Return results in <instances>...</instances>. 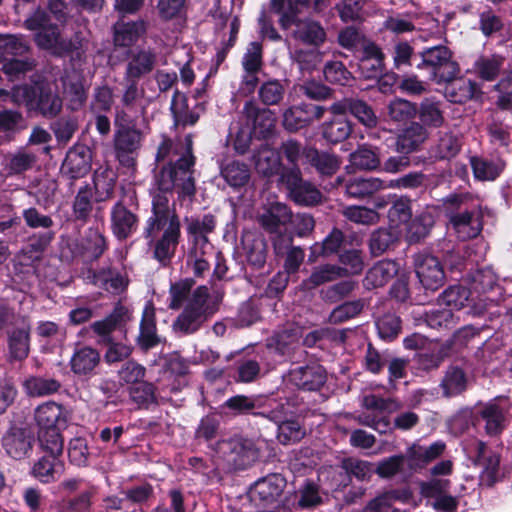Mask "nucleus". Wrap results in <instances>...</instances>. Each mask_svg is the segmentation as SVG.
<instances>
[{"instance_id": "obj_45", "label": "nucleus", "mask_w": 512, "mask_h": 512, "mask_svg": "<svg viewBox=\"0 0 512 512\" xmlns=\"http://www.w3.org/2000/svg\"><path fill=\"white\" fill-rule=\"evenodd\" d=\"M94 279L96 285L112 293L122 292L128 284L123 274L113 270L100 272L94 276Z\"/></svg>"}, {"instance_id": "obj_57", "label": "nucleus", "mask_w": 512, "mask_h": 512, "mask_svg": "<svg viewBox=\"0 0 512 512\" xmlns=\"http://www.w3.org/2000/svg\"><path fill=\"white\" fill-rule=\"evenodd\" d=\"M400 232L397 230L379 229L370 238L369 247L372 255L378 256L384 253L389 246L398 238Z\"/></svg>"}, {"instance_id": "obj_7", "label": "nucleus", "mask_w": 512, "mask_h": 512, "mask_svg": "<svg viewBox=\"0 0 512 512\" xmlns=\"http://www.w3.org/2000/svg\"><path fill=\"white\" fill-rule=\"evenodd\" d=\"M48 22V15L42 10H37L25 20V26L29 30H39L35 36V41L39 47L44 49L63 47L64 44L58 27L50 25Z\"/></svg>"}, {"instance_id": "obj_41", "label": "nucleus", "mask_w": 512, "mask_h": 512, "mask_svg": "<svg viewBox=\"0 0 512 512\" xmlns=\"http://www.w3.org/2000/svg\"><path fill=\"white\" fill-rule=\"evenodd\" d=\"M440 304L446 309L460 310L471 301V291L463 286H452L446 289L439 298Z\"/></svg>"}, {"instance_id": "obj_49", "label": "nucleus", "mask_w": 512, "mask_h": 512, "mask_svg": "<svg viewBox=\"0 0 512 512\" xmlns=\"http://www.w3.org/2000/svg\"><path fill=\"white\" fill-rule=\"evenodd\" d=\"M258 95L264 105H278L284 98L285 87L279 80H268L260 86Z\"/></svg>"}, {"instance_id": "obj_35", "label": "nucleus", "mask_w": 512, "mask_h": 512, "mask_svg": "<svg viewBox=\"0 0 512 512\" xmlns=\"http://www.w3.org/2000/svg\"><path fill=\"white\" fill-rule=\"evenodd\" d=\"M335 117L323 123L322 136L330 143L336 144L344 141L352 132L351 123L344 118V115H334Z\"/></svg>"}, {"instance_id": "obj_44", "label": "nucleus", "mask_w": 512, "mask_h": 512, "mask_svg": "<svg viewBox=\"0 0 512 512\" xmlns=\"http://www.w3.org/2000/svg\"><path fill=\"white\" fill-rule=\"evenodd\" d=\"M310 147H302V145L294 140L287 139L283 141L280 146V152L287 162L292 166L289 171H282V173H290L293 169H299V161L304 159L307 161V149Z\"/></svg>"}, {"instance_id": "obj_38", "label": "nucleus", "mask_w": 512, "mask_h": 512, "mask_svg": "<svg viewBox=\"0 0 512 512\" xmlns=\"http://www.w3.org/2000/svg\"><path fill=\"white\" fill-rule=\"evenodd\" d=\"M466 387V375L459 367H450L441 381V388L446 397L456 396L462 393Z\"/></svg>"}, {"instance_id": "obj_19", "label": "nucleus", "mask_w": 512, "mask_h": 512, "mask_svg": "<svg viewBox=\"0 0 512 512\" xmlns=\"http://www.w3.org/2000/svg\"><path fill=\"white\" fill-rule=\"evenodd\" d=\"M451 224L457 237L463 241L475 238L482 230L479 211L459 213L451 217Z\"/></svg>"}, {"instance_id": "obj_17", "label": "nucleus", "mask_w": 512, "mask_h": 512, "mask_svg": "<svg viewBox=\"0 0 512 512\" xmlns=\"http://www.w3.org/2000/svg\"><path fill=\"white\" fill-rule=\"evenodd\" d=\"M136 341L138 346L144 351H148L160 342V338L157 335L155 308L151 302H147L144 307Z\"/></svg>"}, {"instance_id": "obj_31", "label": "nucleus", "mask_w": 512, "mask_h": 512, "mask_svg": "<svg viewBox=\"0 0 512 512\" xmlns=\"http://www.w3.org/2000/svg\"><path fill=\"white\" fill-rule=\"evenodd\" d=\"M445 82L448 83L445 88V96L450 102L464 103L475 95L476 85L470 79L454 77Z\"/></svg>"}, {"instance_id": "obj_11", "label": "nucleus", "mask_w": 512, "mask_h": 512, "mask_svg": "<svg viewBox=\"0 0 512 512\" xmlns=\"http://www.w3.org/2000/svg\"><path fill=\"white\" fill-rule=\"evenodd\" d=\"M243 113L251 123L249 128L256 137L265 138L273 132L276 117L270 109H260L255 103L249 101L245 104Z\"/></svg>"}, {"instance_id": "obj_5", "label": "nucleus", "mask_w": 512, "mask_h": 512, "mask_svg": "<svg viewBox=\"0 0 512 512\" xmlns=\"http://www.w3.org/2000/svg\"><path fill=\"white\" fill-rule=\"evenodd\" d=\"M228 465L235 470H242L252 465L259 456L258 450L250 440L232 439L219 444Z\"/></svg>"}, {"instance_id": "obj_18", "label": "nucleus", "mask_w": 512, "mask_h": 512, "mask_svg": "<svg viewBox=\"0 0 512 512\" xmlns=\"http://www.w3.org/2000/svg\"><path fill=\"white\" fill-rule=\"evenodd\" d=\"M476 414L485 422V431L490 436H496L506 428L507 414L501 406L494 402L478 407Z\"/></svg>"}, {"instance_id": "obj_1", "label": "nucleus", "mask_w": 512, "mask_h": 512, "mask_svg": "<svg viewBox=\"0 0 512 512\" xmlns=\"http://www.w3.org/2000/svg\"><path fill=\"white\" fill-rule=\"evenodd\" d=\"M170 140H164L157 153V160H163L172 154L170 163L155 176L151 188L152 210L146 220L144 237L153 245L155 259L165 264L175 255L181 236L180 219L171 203L174 188L183 195L194 194L192 166L194 158L191 153V141L187 138L180 148L175 147Z\"/></svg>"}, {"instance_id": "obj_24", "label": "nucleus", "mask_w": 512, "mask_h": 512, "mask_svg": "<svg viewBox=\"0 0 512 512\" xmlns=\"http://www.w3.org/2000/svg\"><path fill=\"white\" fill-rule=\"evenodd\" d=\"M63 472V462L51 455L40 458L32 467V475L44 484L58 480Z\"/></svg>"}, {"instance_id": "obj_32", "label": "nucleus", "mask_w": 512, "mask_h": 512, "mask_svg": "<svg viewBox=\"0 0 512 512\" xmlns=\"http://www.w3.org/2000/svg\"><path fill=\"white\" fill-rule=\"evenodd\" d=\"M100 361L98 351L92 347L77 349L71 360V369L75 374L86 375L94 370Z\"/></svg>"}, {"instance_id": "obj_3", "label": "nucleus", "mask_w": 512, "mask_h": 512, "mask_svg": "<svg viewBox=\"0 0 512 512\" xmlns=\"http://www.w3.org/2000/svg\"><path fill=\"white\" fill-rule=\"evenodd\" d=\"M421 58L419 67L427 68L430 79L438 84L450 81L459 73V65L452 59L451 51L443 45L423 50Z\"/></svg>"}, {"instance_id": "obj_34", "label": "nucleus", "mask_w": 512, "mask_h": 512, "mask_svg": "<svg viewBox=\"0 0 512 512\" xmlns=\"http://www.w3.org/2000/svg\"><path fill=\"white\" fill-rule=\"evenodd\" d=\"M476 179L481 181L495 180L504 169V162L500 159H486L472 157L470 160Z\"/></svg>"}, {"instance_id": "obj_39", "label": "nucleus", "mask_w": 512, "mask_h": 512, "mask_svg": "<svg viewBox=\"0 0 512 512\" xmlns=\"http://www.w3.org/2000/svg\"><path fill=\"white\" fill-rule=\"evenodd\" d=\"M221 175L231 187H241L248 183L250 170L245 163L233 160L221 167Z\"/></svg>"}, {"instance_id": "obj_51", "label": "nucleus", "mask_w": 512, "mask_h": 512, "mask_svg": "<svg viewBox=\"0 0 512 512\" xmlns=\"http://www.w3.org/2000/svg\"><path fill=\"white\" fill-rule=\"evenodd\" d=\"M421 122L429 127L438 128L444 123L443 113L437 102L426 99L417 109Z\"/></svg>"}, {"instance_id": "obj_60", "label": "nucleus", "mask_w": 512, "mask_h": 512, "mask_svg": "<svg viewBox=\"0 0 512 512\" xmlns=\"http://www.w3.org/2000/svg\"><path fill=\"white\" fill-rule=\"evenodd\" d=\"M262 406V399L260 397H248L245 395H236L227 399L224 407L231 410L233 414H246L255 408Z\"/></svg>"}, {"instance_id": "obj_23", "label": "nucleus", "mask_w": 512, "mask_h": 512, "mask_svg": "<svg viewBox=\"0 0 512 512\" xmlns=\"http://www.w3.org/2000/svg\"><path fill=\"white\" fill-rule=\"evenodd\" d=\"M255 169L263 176H273L282 171V162L279 151L263 146L253 156Z\"/></svg>"}, {"instance_id": "obj_47", "label": "nucleus", "mask_w": 512, "mask_h": 512, "mask_svg": "<svg viewBox=\"0 0 512 512\" xmlns=\"http://www.w3.org/2000/svg\"><path fill=\"white\" fill-rule=\"evenodd\" d=\"M388 217L393 229L402 233V226H405L411 218L409 201L405 198L397 199L389 209Z\"/></svg>"}, {"instance_id": "obj_42", "label": "nucleus", "mask_w": 512, "mask_h": 512, "mask_svg": "<svg viewBox=\"0 0 512 512\" xmlns=\"http://www.w3.org/2000/svg\"><path fill=\"white\" fill-rule=\"evenodd\" d=\"M433 225L434 219L431 213L424 212L412 221H409L402 229L406 231L409 241L413 242L426 237Z\"/></svg>"}, {"instance_id": "obj_20", "label": "nucleus", "mask_w": 512, "mask_h": 512, "mask_svg": "<svg viewBox=\"0 0 512 512\" xmlns=\"http://www.w3.org/2000/svg\"><path fill=\"white\" fill-rule=\"evenodd\" d=\"M112 230L118 239H126L137 227V217L122 203H117L111 212Z\"/></svg>"}, {"instance_id": "obj_2", "label": "nucleus", "mask_w": 512, "mask_h": 512, "mask_svg": "<svg viewBox=\"0 0 512 512\" xmlns=\"http://www.w3.org/2000/svg\"><path fill=\"white\" fill-rule=\"evenodd\" d=\"M12 102L25 105L30 111H38L44 117H55L62 108L61 98L43 83L33 86H17L11 92Z\"/></svg>"}, {"instance_id": "obj_26", "label": "nucleus", "mask_w": 512, "mask_h": 512, "mask_svg": "<svg viewBox=\"0 0 512 512\" xmlns=\"http://www.w3.org/2000/svg\"><path fill=\"white\" fill-rule=\"evenodd\" d=\"M258 218L262 227L273 233L277 232L281 226L290 222L291 212L285 204L275 202L260 214Z\"/></svg>"}, {"instance_id": "obj_27", "label": "nucleus", "mask_w": 512, "mask_h": 512, "mask_svg": "<svg viewBox=\"0 0 512 512\" xmlns=\"http://www.w3.org/2000/svg\"><path fill=\"white\" fill-rule=\"evenodd\" d=\"M292 25L296 26L293 32L294 38L305 44L319 46L326 39L324 29L316 21L310 19L298 20L296 17V21Z\"/></svg>"}, {"instance_id": "obj_21", "label": "nucleus", "mask_w": 512, "mask_h": 512, "mask_svg": "<svg viewBox=\"0 0 512 512\" xmlns=\"http://www.w3.org/2000/svg\"><path fill=\"white\" fill-rule=\"evenodd\" d=\"M398 273V265L391 260H382L370 268L363 280L367 289L378 288L386 285Z\"/></svg>"}, {"instance_id": "obj_53", "label": "nucleus", "mask_w": 512, "mask_h": 512, "mask_svg": "<svg viewBox=\"0 0 512 512\" xmlns=\"http://www.w3.org/2000/svg\"><path fill=\"white\" fill-rule=\"evenodd\" d=\"M60 384L55 379L32 377L25 381L24 388L31 396H46L56 392Z\"/></svg>"}, {"instance_id": "obj_33", "label": "nucleus", "mask_w": 512, "mask_h": 512, "mask_svg": "<svg viewBox=\"0 0 512 512\" xmlns=\"http://www.w3.org/2000/svg\"><path fill=\"white\" fill-rule=\"evenodd\" d=\"M360 49L363 50V57L360 60L362 70H371L366 77H374L382 71L384 55L380 48L373 42L365 39Z\"/></svg>"}, {"instance_id": "obj_25", "label": "nucleus", "mask_w": 512, "mask_h": 512, "mask_svg": "<svg viewBox=\"0 0 512 512\" xmlns=\"http://www.w3.org/2000/svg\"><path fill=\"white\" fill-rule=\"evenodd\" d=\"M146 24L139 20L135 22H117L114 25V44L119 47H130L145 33Z\"/></svg>"}, {"instance_id": "obj_61", "label": "nucleus", "mask_w": 512, "mask_h": 512, "mask_svg": "<svg viewBox=\"0 0 512 512\" xmlns=\"http://www.w3.org/2000/svg\"><path fill=\"white\" fill-rule=\"evenodd\" d=\"M343 215L348 220L363 225H373L379 220V215L375 210L362 206L345 207Z\"/></svg>"}, {"instance_id": "obj_55", "label": "nucleus", "mask_w": 512, "mask_h": 512, "mask_svg": "<svg viewBox=\"0 0 512 512\" xmlns=\"http://www.w3.org/2000/svg\"><path fill=\"white\" fill-rule=\"evenodd\" d=\"M309 125L304 105H297L287 108L283 112V126L286 130L294 132Z\"/></svg>"}, {"instance_id": "obj_16", "label": "nucleus", "mask_w": 512, "mask_h": 512, "mask_svg": "<svg viewBox=\"0 0 512 512\" xmlns=\"http://www.w3.org/2000/svg\"><path fill=\"white\" fill-rule=\"evenodd\" d=\"M221 300L222 295L219 293L211 296L206 286H199L192 292L184 309L193 313H199L207 319L217 311Z\"/></svg>"}, {"instance_id": "obj_15", "label": "nucleus", "mask_w": 512, "mask_h": 512, "mask_svg": "<svg viewBox=\"0 0 512 512\" xmlns=\"http://www.w3.org/2000/svg\"><path fill=\"white\" fill-rule=\"evenodd\" d=\"M91 168V152L85 146L71 148L64 159L61 171L72 179L85 176Z\"/></svg>"}, {"instance_id": "obj_28", "label": "nucleus", "mask_w": 512, "mask_h": 512, "mask_svg": "<svg viewBox=\"0 0 512 512\" xmlns=\"http://www.w3.org/2000/svg\"><path fill=\"white\" fill-rule=\"evenodd\" d=\"M308 3L309 0H271L273 11L280 15L279 24L282 29L290 28Z\"/></svg>"}, {"instance_id": "obj_12", "label": "nucleus", "mask_w": 512, "mask_h": 512, "mask_svg": "<svg viewBox=\"0 0 512 512\" xmlns=\"http://www.w3.org/2000/svg\"><path fill=\"white\" fill-rule=\"evenodd\" d=\"M446 449L443 441H436L429 446H423L419 443H413L405 453L411 471H417L424 468L427 464L440 457Z\"/></svg>"}, {"instance_id": "obj_9", "label": "nucleus", "mask_w": 512, "mask_h": 512, "mask_svg": "<svg viewBox=\"0 0 512 512\" xmlns=\"http://www.w3.org/2000/svg\"><path fill=\"white\" fill-rule=\"evenodd\" d=\"M280 180L286 184L295 202L313 205L321 201V192L314 185L301 179L300 169H293L290 173H281Z\"/></svg>"}, {"instance_id": "obj_58", "label": "nucleus", "mask_w": 512, "mask_h": 512, "mask_svg": "<svg viewBox=\"0 0 512 512\" xmlns=\"http://www.w3.org/2000/svg\"><path fill=\"white\" fill-rule=\"evenodd\" d=\"M193 284L191 279H184L171 284L169 291L171 297L169 307L171 309L176 310L186 305L189 297L192 295L191 289Z\"/></svg>"}, {"instance_id": "obj_46", "label": "nucleus", "mask_w": 512, "mask_h": 512, "mask_svg": "<svg viewBox=\"0 0 512 512\" xmlns=\"http://www.w3.org/2000/svg\"><path fill=\"white\" fill-rule=\"evenodd\" d=\"M171 111L177 124L194 125L198 120V115L188 111L186 97L184 94L176 91L171 101Z\"/></svg>"}, {"instance_id": "obj_14", "label": "nucleus", "mask_w": 512, "mask_h": 512, "mask_svg": "<svg viewBox=\"0 0 512 512\" xmlns=\"http://www.w3.org/2000/svg\"><path fill=\"white\" fill-rule=\"evenodd\" d=\"M34 438L22 428H12L3 437V447L6 453L16 460L28 457L32 451Z\"/></svg>"}, {"instance_id": "obj_4", "label": "nucleus", "mask_w": 512, "mask_h": 512, "mask_svg": "<svg viewBox=\"0 0 512 512\" xmlns=\"http://www.w3.org/2000/svg\"><path fill=\"white\" fill-rule=\"evenodd\" d=\"M268 406L271 409L266 412L267 417L278 424V440L281 443L297 442L303 438L305 431L301 425L297 421L286 420L288 414L291 413L288 402L277 403L275 399H271Z\"/></svg>"}, {"instance_id": "obj_54", "label": "nucleus", "mask_w": 512, "mask_h": 512, "mask_svg": "<svg viewBox=\"0 0 512 512\" xmlns=\"http://www.w3.org/2000/svg\"><path fill=\"white\" fill-rule=\"evenodd\" d=\"M9 349L14 359L22 360L29 352V330L20 328L13 331L9 336Z\"/></svg>"}, {"instance_id": "obj_52", "label": "nucleus", "mask_w": 512, "mask_h": 512, "mask_svg": "<svg viewBox=\"0 0 512 512\" xmlns=\"http://www.w3.org/2000/svg\"><path fill=\"white\" fill-rule=\"evenodd\" d=\"M352 165L363 170H374L380 166L377 153L367 146H361L350 154Z\"/></svg>"}, {"instance_id": "obj_48", "label": "nucleus", "mask_w": 512, "mask_h": 512, "mask_svg": "<svg viewBox=\"0 0 512 512\" xmlns=\"http://www.w3.org/2000/svg\"><path fill=\"white\" fill-rule=\"evenodd\" d=\"M206 320L199 313L184 309L174 321L173 330L180 334H191L196 332Z\"/></svg>"}, {"instance_id": "obj_29", "label": "nucleus", "mask_w": 512, "mask_h": 512, "mask_svg": "<svg viewBox=\"0 0 512 512\" xmlns=\"http://www.w3.org/2000/svg\"><path fill=\"white\" fill-rule=\"evenodd\" d=\"M427 137L428 133L421 124L412 123L399 135L396 142V149L400 153L408 154L417 149Z\"/></svg>"}, {"instance_id": "obj_50", "label": "nucleus", "mask_w": 512, "mask_h": 512, "mask_svg": "<svg viewBox=\"0 0 512 512\" xmlns=\"http://www.w3.org/2000/svg\"><path fill=\"white\" fill-rule=\"evenodd\" d=\"M38 439L43 451L51 456H59L64 447L63 438L59 428L38 431Z\"/></svg>"}, {"instance_id": "obj_30", "label": "nucleus", "mask_w": 512, "mask_h": 512, "mask_svg": "<svg viewBox=\"0 0 512 512\" xmlns=\"http://www.w3.org/2000/svg\"><path fill=\"white\" fill-rule=\"evenodd\" d=\"M382 189H386V182L375 177H355L346 184V194L354 198H363Z\"/></svg>"}, {"instance_id": "obj_36", "label": "nucleus", "mask_w": 512, "mask_h": 512, "mask_svg": "<svg viewBox=\"0 0 512 512\" xmlns=\"http://www.w3.org/2000/svg\"><path fill=\"white\" fill-rule=\"evenodd\" d=\"M344 276V270L340 266L325 264L316 267L310 277L303 282L306 289H313L327 282L334 281Z\"/></svg>"}, {"instance_id": "obj_8", "label": "nucleus", "mask_w": 512, "mask_h": 512, "mask_svg": "<svg viewBox=\"0 0 512 512\" xmlns=\"http://www.w3.org/2000/svg\"><path fill=\"white\" fill-rule=\"evenodd\" d=\"M416 275L427 290H437L444 284L445 273L437 257L429 254H418L414 261Z\"/></svg>"}, {"instance_id": "obj_37", "label": "nucleus", "mask_w": 512, "mask_h": 512, "mask_svg": "<svg viewBox=\"0 0 512 512\" xmlns=\"http://www.w3.org/2000/svg\"><path fill=\"white\" fill-rule=\"evenodd\" d=\"M307 162L313 165L323 175H332L340 167L339 158L330 153L318 152L314 148L307 149Z\"/></svg>"}, {"instance_id": "obj_64", "label": "nucleus", "mask_w": 512, "mask_h": 512, "mask_svg": "<svg viewBox=\"0 0 512 512\" xmlns=\"http://www.w3.org/2000/svg\"><path fill=\"white\" fill-rule=\"evenodd\" d=\"M460 150V142L457 136L446 133L435 147L434 156L438 159H450L457 155Z\"/></svg>"}, {"instance_id": "obj_13", "label": "nucleus", "mask_w": 512, "mask_h": 512, "mask_svg": "<svg viewBox=\"0 0 512 512\" xmlns=\"http://www.w3.org/2000/svg\"><path fill=\"white\" fill-rule=\"evenodd\" d=\"M329 111L333 115H345L347 112H350L367 127H373L377 123V117L375 116L372 108L367 103L359 99H342L333 103L330 106Z\"/></svg>"}, {"instance_id": "obj_10", "label": "nucleus", "mask_w": 512, "mask_h": 512, "mask_svg": "<svg viewBox=\"0 0 512 512\" xmlns=\"http://www.w3.org/2000/svg\"><path fill=\"white\" fill-rule=\"evenodd\" d=\"M325 369L317 364L296 367L290 370L288 381L306 391L319 390L326 382Z\"/></svg>"}, {"instance_id": "obj_59", "label": "nucleus", "mask_w": 512, "mask_h": 512, "mask_svg": "<svg viewBox=\"0 0 512 512\" xmlns=\"http://www.w3.org/2000/svg\"><path fill=\"white\" fill-rule=\"evenodd\" d=\"M300 337L301 331L298 327L285 329L274 336V348L281 355H285L298 344Z\"/></svg>"}, {"instance_id": "obj_43", "label": "nucleus", "mask_w": 512, "mask_h": 512, "mask_svg": "<svg viewBox=\"0 0 512 512\" xmlns=\"http://www.w3.org/2000/svg\"><path fill=\"white\" fill-rule=\"evenodd\" d=\"M155 64V54L151 51H141L137 53L128 63L127 76L129 78H139L149 73Z\"/></svg>"}, {"instance_id": "obj_63", "label": "nucleus", "mask_w": 512, "mask_h": 512, "mask_svg": "<svg viewBox=\"0 0 512 512\" xmlns=\"http://www.w3.org/2000/svg\"><path fill=\"white\" fill-rule=\"evenodd\" d=\"M426 322L433 329H451L456 325V318L451 309H437L427 313Z\"/></svg>"}, {"instance_id": "obj_62", "label": "nucleus", "mask_w": 512, "mask_h": 512, "mask_svg": "<svg viewBox=\"0 0 512 512\" xmlns=\"http://www.w3.org/2000/svg\"><path fill=\"white\" fill-rule=\"evenodd\" d=\"M501 65L502 59L498 56L481 57L476 60L474 69L482 79L491 81L498 75Z\"/></svg>"}, {"instance_id": "obj_22", "label": "nucleus", "mask_w": 512, "mask_h": 512, "mask_svg": "<svg viewBox=\"0 0 512 512\" xmlns=\"http://www.w3.org/2000/svg\"><path fill=\"white\" fill-rule=\"evenodd\" d=\"M34 419L39 431L59 428L66 421L63 408L55 402H46L39 405L35 409Z\"/></svg>"}, {"instance_id": "obj_56", "label": "nucleus", "mask_w": 512, "mask_h": 512, "mask_svg": "<svg viewBox=\"0 0 512 512\" xmlns=\"http://www.w3.org/2000/svg\"><path fill=\"white\" fill-rule=\"evenodd\" d=\"M417 114L416 106L405 99L397 98L388 105V115L395 122H406Z\"/></svg>"}, {"instance_id": "obj_6", "label": "nucleus", "mask_w": 512, "mask_h": 512, "mask_svg": "<svg viewBox=\"0 0 512 512\" xmlns=\"http://www.w3.org/2000/svg\"><path fill=\"white\" fill-rule=\"evenodd\" d=\"M142 139V132L134 127L122 125L118 128L114 138V145L116 157L123 166L133 167L135 165Z\"/></svg>"}, {"instance_id": "obj_40", "label": "nucleus", "mask_w": 512, "mask_h": 512, "mask_svg": "<svg viewBox=\"0 0 512 512\" xmlns=\"http://www.w3.org/2000/svg\"><path fill=\"white\" fill-rule=\"evenodd\" d=\"M344 240L343 233L334 229L322 243H315L310 248L309 261L314 262L320 256H329L338 251Z\"/></svg>"}]
</instances>
